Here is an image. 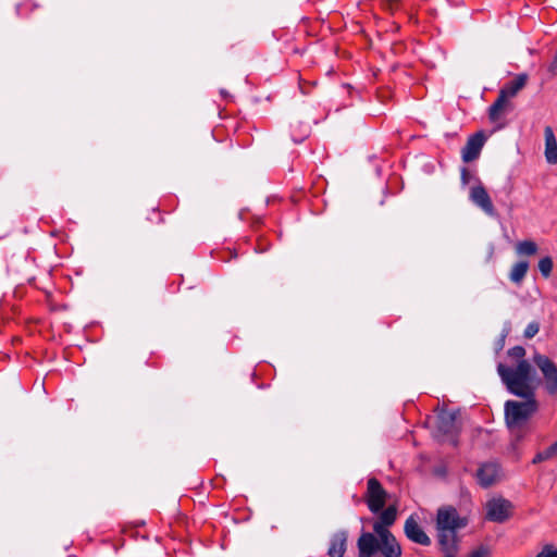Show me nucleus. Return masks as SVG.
Listing matches in <instances>:
<instances>
[{
  "label": "nucleus",
  "instance_id": "7ed1b4c3",
  "mask_svg": "<svg viewBox=\"0 0 557 557\" xmlns=\"http://www.w3.org/2000/svg\"><path fill=\"white\" fill-rule=\"evenodd\" d=\"M534 364L540 369L544 377L545 389L548 395L557 398V366L546 355L535 354Z\"/></svg>",
  "mask_w": 557,
  "mask_h": 557
},
{
  "label": "nucleus",
  "instance_id": "6ab92c4d",
  "mask_svg": "<svg viewBox=\"0 0 557 557\" xmlns=\"http://www.w3.org/2000/svg\"><path fill=\"white\" fill-rule=\"evenodd\" d=\"M397 518V509L395 506H388L387 508H383L381 510V515L379 517V521L385 525H393Z\"/></svg>",
  "mask_w": 557,
  "mask_h": 557
},
{
  "label": "nucleus",
  "instance_id": "7c9ffc66",
  "mask_svg": "<svg viewBox=\"0 0 557 557\" xmlns=\"http://www.w3.org/2000/svg\"><path fill=\"white\" fill-rule=\"evenodd\" d=\"M221 94L226 97L227 96V92L225 90H221Z\"/></svg>",
  "mask_w": 557,
  "mask_h": 557
},
{
  "label": "nucleus",
  "instance_id": "2eb2a0df",
  "mask_svg": "<svg viewBox=\"0 0 557 557\" xmlns=\"http://www.w3.org/2000/svg\"><path fill=\"white\" fill-rule=\"evenodd\" d=\"M379 552L382 557H401V546L394 535L389 539L380 541Z\"/></svg>",
  "mask_w": 557,
  "mask_h": 557
},
{
  "label": "nucleus",
  "instance_id": "39448f33",
  "mask_svg": "<svg viewBox=\"0 0 557 557\" xmlns=\"http://www.w3.org/2000/svg\"><path fill=\"white\" fill-rule=\"evenodd\" d=\"M461 431L457 422V412L443 411L437 417V432L449 436L453 446L458 445V435Z\"/></svg>",
  "mask_w": 557,
  "mask_h": 557
},
{
  "label": "nucleus",
  "instance_id": "c756f323",
  "mask_svg": "<svg viewBox=\"0 0 557 557\" xmlns=\"http://www.w3.org/2000/svg\"><path fill=\"white\" fill-rule=\"evenodd\" d=\"M398 2H399V0H383V5L385 9L393 12L394 10H396L398 8Z\"/></svg>",
  "mask_w": 557,
  "mask_h": 557
},
{
  "label": "nucleus",
  "instance_id": "cd10ccee",
  "mask_svg": "<svg viewBox=\"0 0 557 557\" xmlns=\"http://www.w3.org/2000/svg\"><path fill=\"white\" fill-rule=\"evenodd\" d=\"M490 549L485 546H480L475 550H473L469 557H488Z\"/></svg>",
  "mask_w": 557,
  "mask_h": 557
},
{
  "label": "nucleus",
  "instance_id": "9b49d317",
  "mask_svg": "<svg viewBox=\"0 0 557 557\" xmlns=\"http://www.w3.org/2000/svg\"><path fill=\"white\" fill-rule=\"evenodd\" d=\"M380 541L377 537L370 533L363 532L357 542L359 557H372L379 552Z\"/></svg>",
  "mask_w": 557,
  "mask_h": 557
},
{
  "label": "nucleus",
  "instance_id": "9d476101",
  "mask_svg": "<svg viewBox=\"0 0 557 557\" xmlns=\"http://www.w3.org/2000/svg\"><path fill=\"white\" fill-rule=\"evenodd\" d=\"M499 475L500 469L496 462L483 463L476 471L479 484L483 487H490L495 484Z\"/></svg>",
  "mask_w": 557,
  "mask_h": 557
},
{
  "label": "nucleus",
  "instance_id": "f8f14e48",
  "mask_svg": "<svg viewBox=\"0 0 557 557\" xmlns=\"http://www.w3.org/2000/svg\"><path fill=\"white\" fill-rule=\"evenodd\" d=\"M545 150L544 156L548 164L557 163V139L552 126L544 128Z\"/></svg>",
  "mask_w": 557,
  "mask_h": 557
},
{
  "label": "nucleus",
  "instance_id": "dca6fc26",
  "mask_svg": "<svg viewBox=\"0 0 557 557\" xmlns=\"http://www.w3.org/2000/svg\"><path fill=\"white\" fill-rule=\"evenodd\" d=\"M509 107L508 99L504 94H498L497 99L493 102V104L488 108V119L492 122H496L499 120L500 115L506 111Z\"/></svg>",
  "mask_w": 557,
  "mask_h": 557
},
{
  "label": "nucleus",
  "instance_id": "c85d7f7f",
  "mask_svg": "<svg viewBox=\"0 0 557 557\" xmlns=\"http://www.w3.org/2000/svg\"><path fill=\"white\" fill-rule=\"evenodd\" d=\"M460 178H461V183L463 185H468L470 183L472 175L467 168L461 169V177Z\"/></svg>",
  "mask_w": 557,
  "mask_h": 557
},
{
  "label": "nucleus",
  "instance_id": "aec40b11",
  "mask_svg": "<svg viewBox=\"0 0 557 557\" xmlns=\"http://www.w3.org/2000/svg\"><path fill=\"white\" fill-rule=\"evenodd\" d=\"M556 455H557V441L554 444H552L549 447L544 449L543 451L537 453L534 456L532 463H534V465L541 463L543 461H546V460L553 458Z\"/></svg>",
  "mask_w": 557,
  "mask_h": 557
},
{
  "label": "nucleus",
  "instance_id": "ddd939ff",
  "mask_svg": "<svg viewBox=\"0 0 557 557\" xmlns=\"http://www.w3.org/2000/svg\"><path fill=\"white\" fill-rule=\"evenodd\" d=\"M529 76L525 73H521L516 76L512 81L506 83L499 90L504 94L507 99L513 98L518 92L527 85Z\"/></svg>",
  "mask_w": 557,
  "mask_h": 557
},
{
  "label": "nucleus",
  "instance_id": "4be33fe9",
  "mask_svg": "<svg viewBox=\"0 0 557 557\" xmlns=\"http://www.w3.org/2000/svg\"><path fill=\"white\" fill-rule=\"evenodd\" d=\"M553 267H554L553 259L550 257H548V256L542 258L539 261V270H540L541 274L545 278L550 276L552 271H553Z\"/></svg>",
  "mask_w": 557,
  "mask_h": 557
},
{
  "label": "nucleus",
  "instance_id": "f03ea898",
  "mask_svg": "<svg viewBox=\"0 0 557 557\" xmlns=\"http://www.w3.org/2000/svg\"><path fill=\"white\" fill-rule=\"evenodd\" d=\"M468 525V519L461 517L453 506H443L437 509L435 530L438 546H459L458 532Z\"/></svg>",
  "mask_w": 557,
  "mask_h": 557
},
{
  "label": "nucleus",
  "instance_id": "f3484780",
  "mask_svg": "<svg viewBox=\"0 0 557 557\" xmlns=\"http://www.w3.org/2000/svg\"><path fill=\"white\" fill-rule=\"evenodd\" d=\"M529 270V262L528 261H519L515 263L510 270L509 278L512 283L516 285H520Z\"/></svg>",
  "mask_w": 557,
  "mask_h": 557
},
{
  "label": "nucleus",
  "instance_id": "a878e982",
  "mask_svg": "<svg viewBox=\"0 0 557 557\" xmlns=\"http://www.w3.org/2000/svg\"><path fill=\"white\" fill-rule=\"evenodd\" d=\"M438 549L444 557H457L459 553V546H438Z\"/></svg>",
  "mask_w": 557,
  "mask_h": 557
},
{
  "label": "nucleus",
  "instance_id": "412c9836",
  "mask_svg": "<svg viewBox=\"0 0 557 557\" xmlns=\"http://www.w3.org/2000/svg\"><path fill=\"white\" fill-rule=\"evenodd\" d=\"M388 525L383 524L379 520L373 523V531L376 534L379 541L389 539L393 533L387 529Z\"/></svg>",
  "mask_w": 557,
  "mask_h": 557
},
{
  "label": "nucleus",
  "instance_id": "b1692460",
  "mask_svg": "<svg viewBox=\"0 0 557 557\" xmlns=\"http://www.w3.org/2000/svg\"><path fill=\"white\" fill-rule=\"evenodd\" d=\"M540 331V323L536 321L530 322L523 333V336L528 339L533 338Z\"/></svg>",
  "mask_w": 557,
  "mask_h": 557
},
{
  "label": "nucleus",
  "instance_id": "6e6552de",
  "mask_svg": "<svg viewBox=\"0 0 557 557\" xmlns=\"http://www.w3.org/2000/svg\"><path fill=\"white\" fill-rule=\"evenodd\" d=\"M486 136L480 131L471 135L461 151L462 161L472 162L480 157L481 150L485 144Z\"/></svg>",
  "mask_w": 557,
  "mask_h": 557
},
{
  "label": "nucleus",
  "instance_id": "393cba45",
  "mask_svg": "<svg viewBox=\"0 0 557 557\" xmlns=\"http://www.w3.org/2000/svg\"><path fill=\"white\" fill-rule=\"evenodd\" d=\"M536 557H557V548L554 545L547 544L542 548Z\"/></svg>",
  "mask_w": 557,
  "mask_h": 557
},
{
  "label": "nucleus",
  "instance_id": "4468645a",
  "mask_svg": "<svg viewBox=\"0 0 557 557\" xmlns=\"http://www.w3.org/2000/svg\"><path fill=\"white\" fill-rule=\"evenodd\" d=\"M347 533L341 531L335 533L331 539V544L327 550L330 557H343L346 552Z\"/></svg>",
  "mask_w": 557,
  "mask_h": 557
},
{
  "label": "nucleus",
  "instance_id": "a211bd4d",
  "mask_svg": "<svg viewBox=\"0 0 557 557\" xmlns=\"http://www.w3.org/2000/svg\"><path fill=\"white\" fill-rule=\"evenodd\" d=\"M539 247L533 240H522L519 242L516 246V251L518 255L524 256H533L537 252Z\"/></svg>",
  "mask_w": 557,
  "mask_h": 557
},
{
  "label": "nucleus",
  "instance_id": "20e7f679",
  "mask_svg": "<svg viewBox=\"0 0 557 557\" xmlns=\"http://www.w3.org/2000/svg\"><path fill=\"white\" fill-rule=\"evenodd\" d=\"M387 498V492L376 478H370L367 484L366 503L373 513L380 512Z\"/></svg>",
  "mask_w": 557,
  "mask_h": 557
},
{
  "label": "nucleus",
  "instance_id": "0eeeda50",
  "mask_svg": "<svg viewBox=\"0 0 557 557\" xmlns=\"http://www.w3.org/2000/svg\"><path fill=\"white\" fill-rule=\"evenodd\" d=\"M476 181L478 185L470 188L469 199L488 216H496L497 212L486 188L479 178Z\"/></svg>",
  "mask_w": 557,
  "mask_h": 557
},
{
  "label": "nucleus",
  "instance_id": "f257e3e1",
  "mask_svg": "<svg viewBox=\"0 0 557 557\" xmlns=\"http://www.w3.org/2000/svg\"><path fill=\"white\" fill-rule=\"evenodd\" d=\"M497 372L508 392L524 399V401L507 400L505 403L506 425L516 441H520L527 432L530 418L539 409L534 384L536 372L528 360L519 362L516 368L498 363Z\"/></svg>",
  "mask_w": 557,
  "mask_h": 557
},
{
  "label": "nucleus",
  "instance_id": "423d86ee",
  "mask_svg": "<svg viewBox=\"0 0 557 557\" xmlns=\"http://www.w3.org/2000/svg\"><path fill=\"white\" fill-rule=\"evenodd\" d=\"M513 505L505 498H493L486 504V519L488 521L503 523L512 515Z\"/></svg>",
  "mask_w": 557,
  "mask_h": 557
},
{
  "label": "nucleus",
  "instance_id": "5701e85b",
  "mask_svg": "<svg viewBox=\"0 0 557 557\" xmlns=\"http://www.w3.org/2000/svg\"><path fill=\"white\" fill-rule=\"evenodd\" d=\"M507 355L513 359L519 360L518 363L525 360V349L522 346H515L508 349Z\"/></svg>",
  "mask_w": 557,
  "mask_h": 557
},
{
  "label": "nucleus",
  "instance_id": "1a4fd4ad",
  "mask_svg": "<svg viewBox=\"0 0 557 557\" xmlns=\"http://www.w3.org/2000/svg\"><path fill=\"white\" fill-rule=\"evenodd\" d=\"M405 535L413 543L429 546L431 545V539L419 525L418 520L413 515L407 518L404 525Z\"/></svg>",
  "mask_w": 557,
  "mask_h": 557
},
{
  "label": "nucleus",
  "instance_id": "bb28decb",
  "mask_svg": "<svg viewBox=\"0 0 557 557\" xmlns=\"http://www.w3.org/2000/svg\"><path fill=\"white\" fill-rule=\"evenodd\" d=\"M317 84L315 81H306L302 76H299V88L302 94H308L309 88H307V85L309 87L314 86Z\"/></svg>",
  "mask_w": 557,
  "mask_h": 557
}]
</instances>
